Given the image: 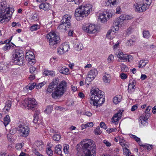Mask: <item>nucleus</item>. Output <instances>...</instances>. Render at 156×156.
<instances>
[{
  "label": "nucleus",
  "mask_w": 156,
  "mask_h": 156,
  "mask_svg": "<svg viewBox=\"0 0 156 156\" xmlns=\"http://www.w3.org/2000/svg\"><path fill=\"white\" fill-rule=\"evenodd\" d=\"M82 29L85 32L89 34H94L97 31V27L92 24L83 25Z\"/></svg>",
  "instance_id": "f8f14e48"
},
{
  "label": "nucleus",
  "mask_w": 156,
  "mask_h": 156,
  "mask_svg": "<svg viewBox=\"0 0 156 156\" xmlns=\"http://www.w3.org/2000/svg\"><path fill=\"white\" fill-rule=\"evenodd\" d=\"M117 3V0H108L106 3V5L110 7H113L116 5Z\"/></svg>",
  "instance_id": "4be33fe9"
},
{
  "label": "nucleus",
  "mask_w": 156,
  "mask_h": 156,
  "mask_svg": "<svg viewBox=\"0 0 156 156\" xmlns=\"http://www.w3.org/2000/svg\"><path fill=\"white\" fill-rule=\"evenodd\" d=\"M30 19L32 22L37 20L38 19L37 14L35 13L31 16L30 18Z\"/></svg>",
  "instance_id": "4c0bfd02"
},
{
  "label": "nucleus",
  "mask_w": 156,
  "mask_h": 156,
  "mask_svg": "<svg viewBox=\"0 0 156 156\" xmlns=\"http://www.w3.org/2000/svg\"><path fill=\"white\" fill-rule=\"evenodd\" d=\"M119 18L121 20L123 21L126 20H130L132 19V17L130 16L125 14L122 15Z\"/></svg>",
  "instance_id": "c85d7f7f"
},
{
  "label": "nucleus",
  "mask_w": 156,
  "mask_h": 156,
  "mask_svg": "<svg viewBox=\"0 0 156 156\" xmlns=\"http://www.w3.org/2000/svg\"><path fill=\"white\" fill-rule=\"evenodd\" d=\"M139 120L141 125L145 126L147 125L148 124L147 121L144 120V119H143V118H139Z\"/></svg>",
  "instance_id": "37998d69"
},
{
  "label": "nucleus",
  "mask_w": 156,
  "mask_h": 156,
  "mask_svg": "<svg viewBox=\"0 0 156 156\" xmlns=\"http://www.w3.org/2000/svg\"><path fill=\"white\" fill-rule=\"evenodd\" d=\"M114 60V56L112 54L110 55L107 59V61L109 63L112 62Z\"/></svg>",
  "instance_id": "a18cd8bd"
},
{
  "label": "nucleus",
  "mask_w": 156,
  "mask_h": 156,
  "mask_svg": "<svg viewBox=\"0 0 156 156\" xmlns=\"http://www.w3.org/2000/svg\"><path fill=\"white\" fill-rule=\"evenodd\" d=\"M134 7L136 12H140L146 11L148 8L149 7L143 2L142 4L134 5Z\"/></svg>",
  "instance_id": "dca6fc26"
},
{
  "label": "nucleus",
  "mask_w": 156,
  "mask_h": 156,
  "mask_svg": "<svg viewBox=\"0 0 156 156\" xmlns=\"http://www.w3.org/2000/svg\"><path fill=\"white\" fill-rule=\"evenodd\" d=\"M18 131L21 136L26 137L29 134L30 128L28 126L24 123H22L18 126Z\"/></svg>",
  "instance_id": "9d476101"
},
{
  "label": "nucleus",
  "mask_w": 156,
  "mask_h": 156,
  "mask_svg": "<svg viewBox=\"0 0 156 156\" xmlns=\"http://www.w3.org/2000/svg\"><path fill=\"white\" fill-rule=\"evenodd\" d=\"M79 19L82 20V18L88 16L92 10V6L90 4H83L79 6Z\"/></svg>",
  "instance_id": "423d86ee"
},
{
  "label": "nucleus",
  "mask_w": 156,
  "mask_h": 156,
  "mask_svg": "<svg viewBox=\"0 0 156 156\" xmlns=\"http://www.w3.org/2000/svg\"><path fill=\"white\" fill-rule=\"evenodd\" d=\"M58 70L60 73L64 74H68L69 72V69L65 67H59Z\"/></svg>",
  "instance_id": "b1692460"
},
{
  "label": "nucleus",
  "mask_w": 156,
  "mask_h": 156,
  "mask_svg": "<svg viewBox=\"0 0 156 156\" xmlns=\"http://www.w3.org/2000/svg\"><path fill=\"white\" fill-rule=\"evenodd\" d=\"M53 110V107L52 106L49 105L46 108L45 111L48 114H50Z\"/></svg>",
  "instance_id": "ea45409f"
},
{
  "label": "nucleus",
  "mask_w": 156,
  "mask_h": 156,
  "mask_svg": "<svg viewBox=\"0 0 156 156\" xmlns=\"http://www.w3.org/2000/svg\"><path fill=\"white\" fill-rule=\"evenodd\" d=\"M30 55H29L27 59H28V60H29L31 59H32L34 58L35 56L34 55V53L33 52H30Z\"/></svg>",
  "instance_id": "680f3d73"
},
{
  "label": "nucleus",
  "mask_w": 156,
  "mask_h": 156,
  "mask_svg": "<svg viewBox=\"0 0 156 156\" xmlns=\"http://www.w3.org/2000/svg\"><path fill=\"white\" fill-rule=\"evenodd\" d=\"M122 99V96L121 95H117L113 98V101L114 104L117 105L120 102Z\"/></svg>",
  "instance_id": "5701e85b"
},
{
  "label": "nucleus",
  "mask_w": 156,
  "mask_h": 156,
  "mask_svg": "<svg viewBox=\"0 0 156 156\" xmlns=\"http://www.w3.org/2000/svg\"><path fill=\"white\" fill-rule=\"evenodd\" d=\"M70 17L67 15L64 16L61 21L62 23L58 27V28L62 30H66L67 28L70 26Z\"/></svg>",
  "instance_id": "9b49d317"
},
{
  "label": "nucleus",
  "mask_w": 156,
  "mask_h": 156,
  "mask_svg": "<svg viewBox=\"0 0 156 156\" xmlns=\"http://www.w3.org/2000/svg\"><path fill=\"white\" fill-rule=\"evenodd\" d=\"M112 30H109L108 31L106 37L107 38L109 39H112L113 38V37L111 35Z\"/></svg>",
  "instance_id": "5fc2aeb1"
},
{
  "label": "nucleus",
  "mask_w": 156,
  "mask_h": 156,
  "mask_svg": "<svg viewBox=\"0 0 156 156\" xmlns=\"http://www.w3.org/2000/svg\"><path fill=\"white\" fill-rule=\"evenodd\" d=\"M10 121V118L9 116L7 115L4 118V124L5 126L8 125Z\"/></svg>",
  "instance_id": "473e14b6"
},
{
  "label": "nucleus",
  "mask_w": 156,
  "mask_h": 156,
  "mask_svg": "<svg viewBox=\"0 0 156 156\" xmlns=\"http://www.w3.org/2000/svg\"><path fill=\"white\" fill-rule=\"evenodd\" d=\"M61 138V136L59 134H56L53 135V139L56 141H58Z\"/></svg>",
  "instance_id": "de8ad7c7"
},
{
  "label": "nucleus",
  "mask_w": 156,
  "mask_h": 156,
  "mask_svg": "<svg viewBox=\"0 0 156 156\" xmlns=\"http://www.w3.org/2000/svg\"><path fill=\"white\" fill-rule=\"evenodd\" d=\"M36 145L37 146L39 150L41 151L43 149L44 147V145L42 142L37 141L36 142Z\"/></svg>",
  "instance_id": "c756f323"
},
{
  "label": "nucleus",
  "mask_w": 156,
  "mask_h": 156,
  "mask_svg": "<svg viewBox=\"0 0 156 156\" xmlns=\"http://www.w3.org/2000/svg\"><path fill=\"white\" fill-rule=\"evenodd\" d=\"M62 146L60 145H56L55 147V152L58 154L61 155L62 153Z\"/></svg>",
  "instance_id": "2f4dec72"
},
{
  "label": "nucleus",
  "mask_w": 156,
  "mask_h": 156,
  "mask_svg": "<svg viewBox=\"0 0 156 156\" xmlns=\"http://www.w3.org/2000/svg\"><path fill=\"white\" fill-rule=\"evenodd\" d=\"M111 12H105L103 13L100 14L99 16V19L102 23L106 22L110 18H111L113 15Z\"/></svg>",
  "instance_id": "ddd939ff"
},
{
  "label": "nucleus",
  "mask_w": 156,
  "mask_h": 156,
  "mask_svg": "<svg viewBox=\"0 0 156 156\" xmlns=\"http://www.w3.org/2000/svg\"><path fill=\"white\" fill-rule=\"evenodd\" d=\"M64 49H58L57 53L59 55H62L68 51V50L64 51Z\"/></svg>",
  "instance_id": "6e6d98bb"
},
{
  "label": "nucleus",
  "mask_w": 156,
  "mask_h": 156,
  "mask_svg": "<svg viewBox=\"0 0 156 156\" xmlns=\"http://www.w3.org/2000/svg\"><path fill=\"white\" fill-rule=\"evenodd\" d=\"M120 76L121 78L123 80L126 79L127 78V75L124 73H121L120 74Z\"/></svg>",
  "instance_id": "0e129e2a"
},
{
  "label": "nucleus",
  "mask_w": 156,
  "mask_h": 156,
  "mask_svg": "<svg viewBox=\"0 0 156 156\" xmlns=\"http://www.w3.org/2000/svg\"><path fill=\"white\" fill-rule=\"evenodd\" d=\"M14 12L12 8L10 7L3 2L0 3V22L3 20L8 21L10 20Z\"/></svg>",
  "instance_id": "20e7f679"
},
{
  "label": "nucleus",
  "mask_w": 156,
  "mask_h": 156,
  "mask_svg": "<svg viewBox=\"0 0 156 156\" xmlns=\"http://www.w3.org/2000/svg\"><path fill=\"white\" fill-rule=\"evenodd\" d=\"M119 144L122 147H127L128 145V143L124 139L122 136H121L119 140Z\"/></svg>",
  "instance_id": "393cba45"
},
{
  "label": "nucleus",
  "mask_w": 156,
  "mask_h": 156,
  "mask_svg": "<svg viewBox=\"0 0 156 156\" xmlns=\"http://www.w3.org/2000/svg\"><path fill=\"white\" fill-rule=\"evenodd\" d=\"M135 39L134 38L130 39L127 41L126 43V45L128 46L133 45L135 43Z\"/></svg>",
  "instance_id": "72a5a7b5"
},
{
  "label": "nucleus",
  "mask_w": 156,
  "mask_h": 156,
  "mask_svg": "<svg viewBox=\"0 0 156 156\" xmlns=\"http://www.w3.org/2000/svg\"><path fill=\"white\" fill-rule=\"evenodd\" d=\"M100 126L101 128H103L104 129H106L107 128V126H106L105 123L103 122H101L100 124Z\"/></svg>",
  "instance_id": "69168bd1"
},
{
  "label": "nucleus",
  "mask_w": 156,
  "mask_h": 156,
  "mask_svg": "<svg viewBox=\"0 0 156 156\" xmlns=\"http://www.w3.org/2000/svg\"><path fill=\"white\" fill-rule=\"evenodd\" d=\"M36 85V83H33L32 84H29L27 87H28V89L30 90H33Z\"/></svg>",
  "instance_id": "864d4df0"
},
{
  "label": "nucleus",
  "mask_w": 156,
  "mask_h": 156,
  "mask_svg": "<svg viewBox=\"0 0 156 156\" xmlns=\"http://www.w3.org/2000/svg\"><path fill=\"white\" fill-rule=\"evenodd\" d=\"M103 142L107 147H110L112 145L111 144L106 140H104Z\"/></svg>",
  "instance_id": "13d9d810"
},
{
  "label": "nucleus",
  "mask_w": 156,
  "mask_h": 156,
  "mask_svg": "<svg viewBox=\"0 0 156 156\" xmlns=\"http://www.w3.org/2000/svg\"><path fill=\"white\" fill-rule=\"evenodd\" d=\"M44 85V84L43 83H38L37 85L36 84V85H35L36 88L37 89H40Z\"/></svg>",
  "instance_id": "052dcab7"
},
{
  "label": "nucleus",
  "mask_w": 156,
  "mask_h": 156,
  "mask_svg": "<svg viewBox=\"0 0 156 156\" xmlns=\"http://www.w3.org/2000/svg\"><path fill=\"white\" fill-rule=\"evenodd\" d=\"M90 103L98 108L103 104L105 101L103 93L99 89L93 88L90 90Z\"/></svg>",
  "instance_id": "7ed1b4c3"
},
{
  "label": "nucleus",
  "mask_w": 156,
  "mask_h": 156,
  "mask_svg": "<svg viewBox=\"0 0 156 156\" xmlns=\"http://www.w3.org/2000/svg\"><path fill=\"white\" fill-rule=\"evenodd\" d=\"M80 144L82 146L84 156H96V146L94 141L91 139H85L82 140Z\"/></svg>",
  "instance_id": "f03ea898"
},
{
  "label": "nucleus",
  "mask_w": 156,
  "mask_h": 156,
  "mask_svg": "<svg viewBox=\"0 0 156 156\" xmlns=\"http://www.w3.org/2000/svg\"><path fill=\"white\" fill-rule=\"evenodd\" d=\"M136 82L135 80L131 81L128 86V91L129 93H133L135 89Z\"/></svg>",
  "instance_id": "6ab92c4d"
},
{
  "label": "nucleus",
  "mask_w": 156,
  "mask_h": 156,
  "mask_svg": "<svg viewBox=\"0 0 156 156\" xmlns=\"http://www.w3.org/2000/svg\"><path fill=\"white\" fill-rule=\"evenodd\" d=\"M117 129L116 128H113L108 129L107 130V131L108 133H109L115 131Z\"/></svg>",
  "instance_id": "774afa93"
},
{
  "label": "nucleus",
  "mask_w": 156,
  "mask_h": 156,
  "mask_svg": "<svg viewBox=\"0 0 156 156\" xmlns=\"http://www.w3.org/2000/svg\"><path fill=\"white\" fill-rule=\"evenodd\" d=\"M28 65L29 66H32L34 65L36 62V60L34 59V58L30 59L29 60H28Z\"/></svg>",
  "instance_id": "79ce46f5"
},
{
  "label": "nucleus",
  "mask_w": 156,
  "mask_h": 156,
  "mask_svg": "<svg viewBox=\"0 0 156 156\" xmlns=\"http://www.w3.org/2000/svg\"><path fill=\"white\" fill-rule=\"evenodd\" d=\"M39 9L45 11L49 10L51 8V5L47 2L42 3L39 6Z\"/></svg>",
  "instance_id": "aec40b11"
},
{
  "label": "nucleus",
  "mask_w": 156,
  "mask_h": 156,
  "mask_svg": "<svg viewBox=\"0 0 156 156\" xmlns=\"http://www.w3.org/2000/svg\"><path fill=\"white\" fill-rule=\"evenodd\" d=\"M11 105V102L10 101H8L6 102L5 105L3 108L4 110H5L8 112L10 109Z\"/></svg>",
  "instance_id": "bb28decb"
},
{
  "label": "nucleus",
  "mask_w": 156,
  "mask_h": 156,
  "mask_svg": "<svg viewBox=\"0 0 156 156\" xmlns=\"http://www.w3.org/2000/svg\"><path fill=\"white\" fill-rule=\"evenodd\" d=\"M47 154L50 156H51L53 155V151L51 149L50 147H48L46 150Z\"/></svg>",
  "instance_id": "3c124183"
},
{
  "label": "nucleus",
  "mask_w": 156,
  "mask_h": 156,
  "mask_svg": "<svg viewBox=\"0 0 156 156\" xmlns=\"http://www.w3.org/2000/svg\"><path fill=\"white\" fill-rule=\"evenodd\" d=\"M98 73V71L96 69H93L89 71L87 77L86 79L87 80L89 81H91L94 79Z\"/></svg>",
  "instance_id": "4468645a"
},
{
  "label": "nucleus",
  "mask_w": 156,
  "mask_h": 156,
  "mask_svg": "<svg viewBox=\"0 0 156 156\" xmlns=\"http://www.w3.org/2000/svg\"><path fill=\"white\" fill-rule=\"evenodd\" d=\"M40 28V26L38 24H35L31 26L30 30L32 31H36Z\"/></svg>",
  "instance_id": "a19ab883"
},
{
  "label": "nucleus",
  "mask_w": 156,
  "mask_h": 156,
  "mask_svg": "<svg viewBox=\"0 0 156 156\" xmlns=\"http://www.w3.org/2000/svg\"><path fill=\"white\" fill-rule=\"evenodd\" d=\"M143 36L144 38L148 39L150 37V34L148 31L144 30L143 32Z\"/></svg>",
  "instance_id": "58836bf2"
},
{
  "label": "nucleus",
  "mask_w": 156,
  "mask_h": 156,
  "mask_svg": "<svg viewBox=\"0 0 156 156\" xmlns=\"http://www.w3.org/2000/svg\"><path fill=\"white\" fill-rule=\"evenodd\" d=\"M43 75L45 76H54L55 75L54 72L49 70H45L43 73Z\"/></svg>",
  "instance_id": "7c9ffc66"
},
{
  "label": "nucleus",
  "mask_w": 156,
  "mask_h": 156,
  "mask_svg": "<svg viewBox=\"0 0 156 156\" xmlns=\"http://www.w3.org/2000/svg\"><path fill=\"white\" fill-rule=\"evenodd\" d=\"M123 154L126 156H129L131 154L130 150L128 149L126 147H125L123 148Z\"/></svg>",
  "instance_id": "c9c22d12"
},
{
  "label": "nucleus",
  "mask_w": 156,
  "mask_h": 156,
  "mask_svg": "<svg viewBox=\"0 0 156 156\" xmlns=\"http://www.w3.org/2000/svg\"><path fill=\"white\" fill-rule=\"evenodd\" d=\"M12 55V60L14 63L21 66L25 65L24 53L22 50L15 49Z\"/></svg>",
  "instance_id": "39448f33"
},
{
  "label": "nucleus",
  "mask_w": 156,
  "mask_h": 156,
  "mask_svg": "<svg viewBox=\"0 0 156 156\" xmlns=\"http://www.w3.org/2000/svg\"><path fill=\"white\" fill-rule=\"evenodd\" d=\"M11 40V39L7 40L4 41H0V44H6L4 47V49H12L15 48L16 46L14 44L10 42Z\"/></svg>",
  "instance_id": "a211bd4d"
},
{
  "label": "nucleus",
  "mask_w": 156,
  "mask_h": 156,
  "mask_svg": "<svg viewBox=\"0 0 156 156\" xmlns=\"http://www.w3.org/2000/svg\"><path fill=\"white\" fill-rule=\"evenodd\" d=\"M22 104L25 108L29 110L37 108L38 106L37 103L34 98H28L24 99L22 102Z\"/></svg>",
  "instance_id": "6e6552de"
},
{
  "label": "nucleus",
  "mask_w": 156,
  "mask_h": 156,
  "mask_svg": "<svg viewBox=\"0 0 156 156\" xmlns=\"http://www.w3.org/2000/svg\"><path fill=\"white\" fill-rule=\"evenodd\" d=\"M83 115H85L89 117H90L92 115V114L90 112H86L83 113H81Z\"/></svg>",
  "instance_id": "e2e57ef3"
},
{
  "label": "nucleus",
  "mask_w": 156,
  "mask_h": 156,
  "mask_svg": "<svg viewBox=\"0 0 156 156\" xmlns=\"http://www.w3.org/2000/svg\"><path fill=\"white\" fill-rule=\"evenodd\" d=\"M129 136L131 138L134 139L139 144L141 143L140 139V138L137 137L136 136L134 135L130 134Z\"/></svg>",
  "instance_id": "e433bc0d"
},
{
  "label": "nucleus",
  "mask_w": 156,
  "mask_h": 156,
  "mask_svg": "<svg viewBox=\"0 0 156 156\" xmlns=\"http://www.w3.org/2000/svg\"><path fill=\"white\" fill-rule=\"evenodd\" d=\"M150 114L149 113H146L145 115H142L140 116L139 118H142L143 119H144L146 121L147 120L150 116Z\"/></svg>",
  "instance_id": "49530a36"
},
{
  "label": "nucleus",
  "mask_w": 156,
  "mask_h": 156,
  "mask_svg": "<svg viewBox=\"0 0 156 156\" xmlns=\"http://www.w3.org/2000/svg\"><path fill=\"white\" fill-rule=\"evenodd\" d=\"M63 150L66 154H68L69 152V145L67 144H65L63 145Z\"/></svg>",
  "instance_id": "f704fd0d"
},
{
  "label": "nucleus",
  "mask_w": 156,
  "mask_h": 156,
  "mask_svg": "<svg viewBox=\"0 0 156 156\" xmlns=\"http://www.w3.org/2000/svg\"><path fill=\"white\" fill-rule=\"evenodd\" d=\"M0 70L3 73H6L8 70L7 67L3 63H0Z\"/></svg>",
  "instance_id": "a878e982"
},
{
  "label": "nucleus",
  "mask_w": 156,
  "mask_h": 156,
  "mask_svg": "<svg viewBox=\"0 0 156 156\" xmlns=\"http://www.w3.org/2000/svg\"><path fill=\"white\" fill-rule=\"evenodd\" d=\"M122 113V112L120 111L114 115L112 118V123L115 125L118 124V122L121 119Z\"/></svg>",
  "instance_id": "f3484780"
},
{
  "label": "nucleus",
  "mask_w": 156,
  "mask_h": 156,
  "mask_svg": "<svg viewBox=\"0 0 156 156\" xmlns=\"http://www.w3.org/2000/svg\"><path fill=\"white\" fill-rule=\"evenodd\" d=\"M143 2L144 3H145V4L149 7L150 5L151 2V0H144L143 1Z\"/></svg>",
  "instance_id": "bf43d9fd"
},
{
  "label": "nucleus",
  "mask_w": 156,
  "mask_h": 156,
  "mask_svg": "<svg viewBox=\"0 0 156 156\" xmlns=\"http://www.w3.org/2000/svg\"><path fill=\"white\" fill-rule=\"evenodd\" d=\"M111 76L110 74L105 73L103 76L102 79L104 82L106 84H109L111 81Z\"/></svg>",
  "instance_id": "412c9836"
},
{
  "label": "nucleus",
  "mask_w": 156,
  "mask_h": 156,
  "mask_svg": "<svg viewBox=\"0 0 156 156\" xmlns=\"http://www.w3.org/2000/svg\"><path fill=\"white\" fill-rule=\"evenodd\" d=\"M94 132L95 134L96 135H100L102 133L99 127H97L94 130Z\"/></svg>",
  "instance_id": "09e8293b"
},
{
  "label": "nucleus",
  "mask_w": 156,
  "mask_h": 156,
  "mask_svg": "<svg viewBox=\"0 0 156 156\" xmlns=\"http://www.w3.org/2000/svg\"><path fill=\"white\" fill-rule=\"evenodd\" d=\"M46 37L49 41L51 45L53 46L58 43L59 41V37L53 31H51L46 36Z\"/></svg>",
  "instance_id": "1a4fd4ad"
},
{
  "label": "nucleus",
  "mask_w": 156,
  "mask_h": 156,
  "mask_svg": "<svg viewBox=\"0 0 156 156\" xmlns=\"http://www.w3.org/2000/svg\"><path fill=\"white\" fill-rule=\"evenodd\" d=\"M58 82V79H54L50 83L46 91L47 94L52 92V97L55 99L59 98L63 94L66 85V82L65 81H62L57 86Z\"/></svg>",
  "instance_id": "f257e3e1"
},
{
  "label": "nucleus",
  "mask_w": 156,
  "mask_h": 156,
  "mask_svg": "<svg viewBox=\"0 0 156 156\" xmlns=\"http://www.w3.org/2000/svg\"><path fill=\"white\" fill-rule=\"evenodd\" d=\"M115 54L119 58V60L121 62H125L128 61L129 62H132L133 60V57L131 55H119V53H115Z\"/></svg>",
  "instance_id": "2eb2a0df"
},
{
  "label": "nucleus",
  "mask_w": 156,
  "mask_h": 156,
  "mask_svg": "<svg viewBox=\"0 0 156 156\" xmlns=\"http://www.w3.org/2000/svg\"><path fill=\"white\" fill-rule=\"evenodd\" d=\"M62 49H68L69 48V44L68 42H64L62 44Z\"/></svg>",
  "instance_id": "603ef678"
},
{
  "label": "nucleus",
  "mask_w": 156,
  "mask_h": 156,
  "mask_svg": "<svg viewBox=\"0 0 156 156\" xmlns=\"http://www.w3.org/2000/svg\"><path fill=\"white\" fill-rule=\"evenodd\" d=\"M123 21L121 20L120 18L119 17V19H118L117 21V24H115V25L117 26L118 27H120L123 23Z\"/></svg>",
  "instance_id": "8fccbe9b"
},
{
  "label": "nucleus",
  "mask_w": 156,
  "mask_h": 156,
  "mask_svg": "<svg viewBox=\"0 0 156 156\" xmlns=\"http://www.w3.org/2000/svg\"><path fill=\"white\" fill-rule=\"evenodd\" d=\"M79 19L82 20V18L88 16L92 10V6L90 4H83L79 6Z\"/></svg>",
  "instance_id": "0eeeda50"
},
{
  "label": "nucleus",
  "mask_w": 156,
  "mask_h": 156,
  "mask_svg": "<svg viewBox=\"0 0 156 156\" xmlns=\"http://www.w3.org/2000/svg\"><path fill=\"white\" fill-rule=\"evenodd\" d=\"M148 62V61L145 60H141L139 62L138 67L139 68H142L144 67L147 63Z\"/></svg>",
  "instance_id": "cd10ccee"
},
{
  "label": "nucleus",
  "mask_w": 156,
  "mask_h": 156,
  "mask_svg": "<svg viewBox=\"0 0 156 156\" xmlns=\"http://www.w3.org/2000/svg\"><path fill=\"white\" fill-rule=\"evenodd\" d=\"M85 124L86 125V128L92 127L94 125L93 123L92 122H88L86 124Z\"/></svg>",
  "instance_id": "338daca9"
},
{
  "label": "nucleus",
  "mask_w": 156,
  "mask_h": 156,
  "mask_svg": "<svg viewBox=\"0 0 156 156\" xmlns=\"http://www.w3.org/2000/svg\"><path fill=\"white\" fill-rule=\"evenodd\" d=\"M121 69L122 71L124 72H127L128 70V68L127 66L124 65H122L121 66Z\"/></svg>",
  "instance_id": "4d7b16f0"
},
{
  "label": "nucleus",
  "mask_w": 156,
  "mask_h": 156,
  "mask_svg": "<svg viewBox=\"0 0 156 156\" xmlns=\"http://www.w3.org/2000/svg\"><path fill=\"white\" fill-rule=\"evenodd\" d=\"M29 71L30 73L34 75H35L37 72L36 68L34 66H32L30 68Z\"/></svg>",
  "instance_id": "c03bdc74"
}]
</instances>
